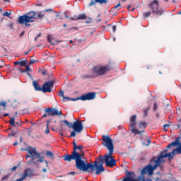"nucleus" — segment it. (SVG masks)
<instances>
[{
    "label": "nucleus",
    "instance_id": "de8ad7c7",
    "mask_svg": "<svg viewBox=\"0 0 181 181\" xmlns=\"http://www.w3.org/2000/svg\"><path fill=\"white\" fill-rule=\"evenodd\" d=\"M24 35H25V31L21 32L20 34V37H22V36H23Z\"/></svg>",
    "mask_w": 181,
    "mask_h": 181
},
{
    "label": "nucleus",
    "instance_id": "9d476101",
    "mask_svg": "<svg viewBox=\"0 0 181 181\" xmlns=\"http://www.w3.org/2000/svg\"><path fill=\"white\" fill-rule=\"evenodd\" d=\"M114 153H109L108 154L105 155V163L107 168H114V166H117V162L114 157H112V154Z\"/></svg>",
    "mask_w": 181,
    "mask_h": 181
},
{
    "label": "nucleus",
    "instance_id": "13d9d810",
    "mask_svg": "<svg viewBox=\"0 0 181 181\" xmlns=\"http://www.w3.org/2000/svg\"><path fill=\"white\" fill-rule=\"evenodd\" d=\"M3 1H4V2H11L10 0H3Z\"/></svg>",
    "mask_w": 181,
    "mask_h": 181
},
{
    "label": "nucleus",
    "instance_id": "603ef678",
    "mask_svg": "<svg viewBox=\"0 0 181 181\" xmlns=\"http://www.w3.org/2000/svg\"><path fill=\"white\" fill-rule=\"evenodd\" d=\"M156 118H159V117H160V115H159V113H156Z\"/></svg>",
    "mask_w": 181,
    "mask_h": 181
},
{
    "label": "nucleus",
    "instance_id": "72a5a7b5",
    "mask_svg": "<svg viewBox=\"0 0 181 181\" xmlns=\"http://www.w3.org/2000/svg\"><path fill=\"white\" fill-rule=\"evenodd\" d=\"M6 107V102L0 103V107Z\"/></svg>",
    "mask_w": 181,
    "mask_h": 181
},
{
    "label": "nucleus",
    "instance_id": "09e8293b",
    "mask_svg": "<svg viewBox=\"0 0 181 181\" xmlns=\"http://www.w3.org/2000/svg\"><path fill=\"white\" fill-rule=\"evenodd\" d=\"M29 53H30V49L28 52H24L25 56H28V54H29Z\"/></svg>",
    "mask_w": 181,
    "mask_h": 181
},
{
    "label": "nucleus",
    "instance_id": "20e7f679",
    "mask_svg": "<svg viewBox=\"0 0 181 181\" xmlns=\"http://www.w3.org/2000/svg\"><path fill=\"white\" fill-rule=\"evenodd\" d=\"M36 12L30 11L23 16H21L18 18V23H20V25H25L26 27L30 26V24L28 23L35 22V19H36Z\"/></svg>",
    "mask_w": 181,
    "mask_h": 181
},
{
    "label": "nucleus",
    "instance_id": "49530a36",
    "mask_svg": "<svg viewBox=\"0 0 181 181\" xmlns=\"http://www.w3.org/2000/svg\"><path fill=\"white\" fill-rule=\"evenodd\" d=\"M16 169H18V167H16V166L13 167V168H11L12 172H15V170H16Z\"/></svg>",
    "mask_w": 181,
    "mask_h": 181
},
{
    "label": "nucleus",
    "instance_id": "f704fd0d",
    "mask_svg": "<svg viewBox=\"0 0 181 181\" xmlns=\"http://www.w3.org/2000/svg\"><path fill=\"white\" fill-rule=\"evenodd\" d=\"M65 100H71V101H73V99L69 98V97H66V96H64L63 98V101H66Z\"/></svg>",
    "mask_w": 181,
    "mask_h": 181
},
{
    "label": "nucleus",
    "instance_id": "2f4dec72",
    "mask_svg": "<svg viewBox=\"0 0 181 181\" xmlns=\"http://www.w3.org/2000/svg\"><path fill=\"white\" fill-rule=\"evenodd\" d=\"M20 66H26V62L21 61L20 62Z\"/></svg>",
    "mask_w": 181,
    "mask_h": 181
},
{
    "label": "nucleus",
    "instance_id": "412c9836",
    "mask_svg": "<svg viewBox=\"0 0 181 181\" xmlns=\"http://www.w3.org/2000/svg\"><path fill=\"white\" fill-rule=\"evenodd\" d=\"M139 127L143 128V129H145V128H146V122H140Z\"/></svg>",
    "mask_w": 181,
    "mask_h": 181
},
{
    "label": "nucleus",
    "instance_id": "6e6552de",
    "mask_svg": "<svg viewBox=\"0 0 181 181\" xmlns=\"http://www.w3.org/2000/svg\"><path fill=\"white\" fill-rule=\"evenodd\" d=\"M148 6L152 11V13L154 15H158L160 16L163 13V10L159 9V1L158 0H153L151 1L149 4Z\"/></svg>",
    "mask_w": 181,
    "mask_h": 181
},
{
    "label": "nucleus",
    "instance_id": "7c9ffc66",
    "mask_svg": "<svg viewBox=\"0 0 181 181\" xmlns=\"http://www.w3.org/2000/svg\"><path fill=\"white\" fill-rule=\"evenodd\" d=\"M148 111H149V109H148V108L145 109V110H144V117L148 116Z\"/></svg>",
    "mask_w": 181,
    "mask_h": 181
},
{
    "label": "nucleus",
    "instance_id": "4468645a",
    "mask_svg": "<svg viewBox=\"0 0 181 181\" xmlns=\"http://www.w3.org/2000/svg\"><path fill=\"white\" fill-rule=\"evenodd\" d=\"M45 112H46V114H48L49 117H54V115H63V112L62 111H58L57 109L52 107H48L45 109Z\"/></svg>",
    "mask_w": 181,
    "mask_h": 181
},
{
    "label": "nucleus",
    "instance_id": "bb28decb",
    "mask_svg": "<svg viewBox=\"0 0 181 181\" xmlns=\"http://www.w3.org/2000/svg\"><path fill=\"white\" fill-rule=\"evenodd\" d=\"M99 160H100V165L103 166V165H104V157H103V156H100Z\"/></svg>",
    "mask_w": 181,
    "mask_h": 181
},
{
    "label": "nucleus",
    "instance_id": "f3484780",
    "mask_svg": "<svg viewBox=\"0 0 181 181\" xmlns=\"http://www.w3.org/2000/svg\"><path fill=\"white\" fill-rule=\"evenodd\" d=\"M75 18H72L73 21H84L87 16H86L85 13L79 14L78 16H75Z\"/></svg>",
    "mask_w": 181,
    "mask_h": 181
},
{
    "label": "nucleus",
    "instance_id": "aec40b11",
    "mask_svg": "<svg viewBox=\"0 0 181 181\" xmlns=\"http://www.w3.org/2000/svg\"><path fill=\"white\" fill-rule=\"evenodd\" d=\"M46 156H49L51 159H53V153L50 151H47L45 153Z\"/></svg>",
    "mask_w": 181,
    "mask_h": 181
},
{
    "label": "nucleus",
    "instance_id": "e2e57ef3",
    "mask_svg": "<svg viewBox=\"0 0 181 181\" xmlns=\"http://www.w3.org/2000/svg\"><path fill=\"white\" fill-rule=\"evenodd\" d=\"M60 135H61V136H64V134H63V132H61Z\"/></svg>",
    "mask_w": 181,
    "mask_h": 181
},
{
    "label": "nucleus",
    "instance_id": "f257e3e1",
    "mask_svg": "<svg viewBox=\"0 0 181 181\" xmlns=\"http://www.w3.org/2000/svg\"><path fill=\"white\" fill-rule=\"evenodd\" d=\"M179 139H180V137H177L175 141H173L171 144L168 145V149H172V148H175V146H177L178 145V147L175 149H173L172 152L168 153V149L160 152L157 160H156L157 163H163V162H165L163 160V158H168V159L170 160V159H173L176 153L181 155V143L179 142Z\"/></svg>",
    "mask_w": 181,
    "mask_h": 181
},
{
    "label": "nucleus",
    "instance_id": "473e14b6",
    "mask_svg": "<svg viewBox=\"0 0 181 181\" xmlns=\"http://www.w3.org/2000/svg\"><path fill=\"white\" fill-rule=\"evenodd\" d=\"M37 162H40L41 163H43V156H40L38 158Z\"/></svg>",
    "mask_w": 181,
    "mask_h": 181
},
{
    "label": "nucleus",
    "instance_id": "c9c22d12",
    "mask_svg": "<svg viewBox=\"0 0 181 181\" xmlns=\"http://www.w3.org/2000/svg\"><path fill=\"white\" fill-rule=\"evenodd\" d=\"M153 110L154 111H156V110H158V104L156 103L153 104Z\"/></svg>",
    "mask_w": 181,
    "mask_h": 181
},
{
    "label": "nucleus",
    "instance_id": "2eb2a0df",
    "mask_svg": "<svg viewBox=\"0 0 181 181\" xmlns=\"http://www.w3.org/2000/svg\"><path fill=\"white\" fill-rule=\"evenodd\" d=\"M95 170H96L95 175H101L103 172L105 171V169L103 165H95Z\"/></svg>",
    "mask_w": 181,
    "mask_h": 181
},
{
    "label": "nucleus",
    "instance_id": "8fccbe9b",
    "mask_svg": "<svg viewBox=\"0 0 181 181\" xmlns=\"http://www.w3.org/2000/svg\"><path fill=\"white\" fill-rule=\"evenodd\" d=\"M14 64H15V66L20 65V62H15Z\"/></svg>",
    "mask_w": 181,
    "mask_h": 181
},
{
    "label": "nucleus",
    "instance_id": "dca6fc26",
    "mask_svg": "<svg viewBox=\"0 0 181 181\" xmlns=\"http://www.w3.org/2000/svg\"><path fill=\"white\" fill-rule=\"evenodd\" d=\"M108 0H91L90 3L89 4V6H93V5H95V4H107Z\"/></svg>",
    "mask_w": 181,
    "mask_h": 181
},
{
    "label": "nucleus",
    "instance_id": "ddd939ff",
    "mask_svg": "<svg viewBox=\"0 0 181 181\" xmlns=\"http://www.w3.org/2000/svg\"><path fill=\"white\" fill-rule=\"evenodd\" d=\"M69 127L73 128L74 131H76L77 134H80L83 129V121L76 120Z\"/></svg>",
    "mask_w": 181,
    "mask_h": 181
},
{
    "label": "nucleus",
    "instance_id": "0e129e2a",
    "mask_svg": "<svg viewBox=\"0 0 181 181\" xmlns=\"http://www.w3.org/2000/svg\"><path fill=\"white\" fill-rule=\"evenodd\" d=\"M37 39H38V37H35V41L37 42Z\"/></svg>",
    "mask_w": 181,
    "mask_h": 181
},
{
    "label": "nucleus",
    "instance_id": "ea45409f",
    "mask_svg": "<svg viewBox=\"0 0 181 181\" xmlns=\"http://www.w3.org/2000/svg\"><path fill=\"white\" fill-rule=\"evenodd\" d=\"M112 31H113L114 33H115V32L117 31V25H113V26H112Z\"/></svg>",
    "mask_w": 181,
    "mask_h": 181
},
{
    "label": "nucleus",
    "instance_id": "6e6d98bb",
    "mask_svg": "<svg viewBox=\"0 0 181 181\" xmlns=\"http://www.w3.org/2000/svg\"><path fill=\"white\" fill-rule=\"evenodd\" d=\"M168 127H169V124H164L163 125V128H168Z\"/></svg>",
    "mask_w": 181,
    "mask_h": 181
},
{
    "label": "nucleus",
    "instance_id": "58836bf2",
    "mask_svg": "<svg viewBox=\"0 0 181 181\" xmlns=\"http://www.w3.org/2000/svg\"><path fill=\"white\" fill-rule=\"evenodd\" d=\"M44 12H55V11L52 8H49L44 11Z\"/></svg>",
    "mask_w": 181,
    "mask_h": 181
},
{
    "label": "nucleus",
    "instance_id": "774afa93",
    "mask_svg": "<svg viewBox=\"0 0 181 181\" xmlns=\"http://www.w3.org/2000/svg\"><path fill=\"white\" fill-rule=\"evenodd\" d=\"M20 142H22V137L20 138Z\"/></svg>",
    "mask_w": 181,
    "mask_h": 181
},
{
    "label": "nucleus",
    "instance_id": "5701e85b",
    "mask_svg": "<svg viewBox=\"0 0 181 181\" xmlns=\"http://www.w3.org/2000/svg\"><path fill=\"white\" fill-rule=\"evenodd\" d=\"M143 145L145 146H149V145H151V139H147L146 141H144Z\"/></svg>",
    "mask_w": 181,
    "mask_h": 181
},
{
    "label": "nucleus",
    "instance_id": "f8f14e48",
    "mask_svg": "<svg viewBox=\"0 0 181 181\" xmlns=\"http://www.w3.org/2000/svg\"><path fill=\"white\" fill-rule=\"evenodd\" d=\"M54 86V81H49L45 82L42 87V93H52V88Z\"/></svg>",
    "mask_w": 181,
    "mask_h": 181
},
{
    "label": "nucleus",
    "instance_id": "864d4df0",
    "mask_svg": "<svg viewBox=\"0 0 181 181\" xmlns=\"http://www.w3.org/2000/svg\"><path fill=\"white\" fill-rule=\"evenodd\" d=\"M42 172H44L45 173H46L47 172V170H46V168H43L42 169Z\"/></svg>",
    "mask_w": 181,
    "mask_h": 181
},
{
    "label": "nucleus",
    "instance_id": "39448f33",
    "mask_svg": "<svg viewBox=\"0 0 181 181\" xmlns=\"http://www.w3.org/2000/svg\"><path fill=\"white\" fill-rule=\"evenodd\" d=\"M102 145L105 146L108 149L109 153H114V143H112V139L110 136L103 135L102 136Z\"/></svg>",
    "mask_w": 181,
    "mask_h": 181
},
{
    "label": "nucleus",
    "instance_id": "69168bd1",
    "mask_svg": "<svg viewBox=\"0 0 181 181\" xmlns=\"http://www.w3.org/2000/svg\"><path fill=\"white\" fill-rule=\"evenodd\" d=\"M129 8H131V5H129V6H127V9H129Z\"/></svg>",
    "mask_w": 181,
    "mask_h": 181
},
{
    "label": "nucleus",
    "instance_id": "f03ea898",
    "mask_svg": "<svg viewBox=\"0 0 181 181\" xmlns=\"http://www.w3.org/2000/svg\"><path fill=\"white\" fill-rule=\"evenodd\" d=\"M84 148V146L83 145L76 146L75 148H74L73 151L71 154H66L64 157V160L65 162H71V160H75L76 163V168L79 170L81 166L84 163V160H83V154L77 152L78 151H81Z\"/></svg>",
    "mask_w": 181,
    "mask_h": 181
},
{
    "label": "nucleus",
    "instance_id": "1a4fd4ad",
    "mask_svg": "<svg viewBox=\"0 0 181 181\" xmlns=\"http://www.w3.org/2000/svg\"><path fill=\"white\" fill-rule=\"evenodd\" d=\"M136 115H134L130 118V127L132 128V134L134 135H141L143 132H145V130L139 131L136 129Z\"/></svg>",
    "mask_w": 181,
    "mask_h": 181
},
{
    "label": "nucleus",
    "instance_id": "3c124183",
    "mask_svg": "<svg viewBox=\"0 0 181 181\" xmlns=\"http://www.w3.org/2000/svg\"><path fill=\"white\" fill-rule=\"evenodd\" d=\"M73 145H74V148H76L77 144H76V141H74V142H73Z\"/></svg>",
    "mask_w": 181,
    "mask_h": 181
},
{
    "label": "nucleus",
    "instance_id": "052dcab7",
    "mask_svg": "<svg viewBox=\"0 0 181 181\" xmlns=\"http://www.w3.org/2000/svg\"><path fill=\"white\" fill-rule=\"evenodd\" d=\"M16 145H18V142L16 141V142L13 144V146H16Z\"/></svg>",
    "mask_w": 181,
    "mask_h": 181
},
{
    "label": "nucleus",
    "instance_id": "c03bdc74",
    "mask_svg": "<svg viewBox=\"0 0 181 181\" xmlns=\"http://www.w3.org/2000/svg\"><path fill=\"white\" fill-rule=\"evenodd\" d=\"M25 69H25L26 71H30V68L29 67V66L25 65Z\"/></svg>",
    "mask_w": 181,
    "mask_h": 181
},
{
    "label": "nucleus",
    "instance_id": "a878e982",
    "mask_svg": "<svg viewBox=\"0 0 181 181\" xmlns=\"http://www.w3.org/2000/svg\"><path fill=\"white\" fill-rule=\"evenodd\" d=\"M49 132H50V130H49V122H47L45 134H49Z\"/></svg>",
    "mask_w": 181,
    "mask_h": 181
},
{
    "label": "nucleus",
    "instance_id": "393cba45",
    "mask_svg": "<svg viewBox=\"0 0 181 181\" xmlns=\"http://www.w3.org/2000/svg\"><path fill=\"white\" fill-rule=\"evenodd\" d=\"M9 124L10 125H12V127H15V118L12 117L9 121Z\"/></svg>",
    "mask_w": 181,
    "mask_h": 181
},
{
    "label": "nucleus",
    "instance_id": "bf43d9fd",
    "mask_svg": "<svg viewBox=\"0 0 181 181\" xmlns=\"http://www.w3.org/2000/svg\"><path fill=\"white\" fill-rule=\"evenodd\" d=\"M40 36H42V35L40 33V34H38L37 35V37H40Z\"/></svg>",
    "mask_w": 181,
    "mask_h": 181
},
{
    "label": "nucleus",
    "instance_id": "680f3d73",
    "mask_svg": "<svg viewBox=\"0 0 181 181\" xmlns=\"http://www.w3.org/2000/svg\"><path fill=\"white\" fill-rule=\"evenodd\" d=\"M13 135H14L13 134H8L9 136H13Z\"/></svg>",
    "mask_w": 181,
    "mask_h": 181
},
{
    "label": "nucleus",
    "instance_id": "a211bd4d",
    "mask_svg": "<svg viewBox=\"0 0 181 181\" xmlns=\"http://www.w3.org/2000/svg\"><path fill=\"white\" fill-rule=\"evenodd\" d=\"M33 84L35 91H42V88L40 85L37 83V81H33Z\"/></svg>",
    "mask_w": 181,
    "mask_h": 181
},
{
    "label": "nucleus",
    "instance_id": "a18cd8bd",
    "mask_svg": "<svg viewBox=\"0 0 181 181\" xmlns=\"http://www.w3.org/2000/svg\"><path fill=\"white\" fill-rule=\"evenodd\" d=\"M54 13H56V17L57 18H59V16H60V14L59 13V12L54 11Z\"/></svg>",
    "mask_w": 181,
    "mask_h": 181
},
{
    "label": "nucleus",
    "instance_id": "4c0bfd02",
    "mask_svg": "<svg viewBox=\"0 0 181 181\" xmlns=\"http://www.w3.org/2000/svg\"><path fill=\"white\" fill-rule=\"evenodd\" d=\"M118 8H121V4L120 3H119L118 4H117L116 6H114L115 9H117Z\"/></svg>",
    "mask_w": 181,
    "mask_h": 181
},
{
    "label": "nucleus",
    "instance_id": "9b49d317",
    "mask_svg": "<svg viewBox=\"0 0 181 181\" xmlns=\"http://www.w3.org/2000/svg\"><path fill=\"white\" fill-rule=\"evenodd\" d=\"M95 98V93L90 92L86 93L84 95H82L81 97H78L76 99H72L73 101H77V100H81V101H90L91 100H94Z\"/></svg>",
    "mask_w": 181,
    "mask_h": 181
},
{
    "label": "nucleus",
    "instance_id": "338daca9",
    "mask_svg": "<svg viewBox=\"0 0 181 181\" xmlns=\"http://www.w3.org/2000/svg\"><path fill=\"white\" fill-rule=\"evenodd\" d=\"M69 43H73V40H69Z\"/></svg>",
    "mask_w": 181,
    "mask_h": 181
},
{
    "label": "nucleus",
    "instance_id": "7ed1b4c3",
    "mask_svg": "<svg viewBox=\"0 0 181 181\" xmlns=\"http://www.w3.org/2000/svg\"><path fill=\"white\" fill-rule=\"evenodd\" d=\"M101 165V161L100 158H96L93 163L84 161L83 163L81 165L78 170H82L83 172H88V173H94L95 172V166Z\"/></svg>",
    "mask_w": 181,
    "mask_h": 181
},
{
    "label": "nucleus",
    "instance_id": "423d86ee",
    "mask_svg": "<svg viewBox=\"0 0 181 181\" xmlns=\"http://www.w3.org/2000/svg\"><path fill=\"white\" fill-rule=\"evenodd\" d=\"M25 151H27L28 153H29L25 155V159H28V158H32L31 161H30L29 163H33V162L35 160V159H36V158H40V153L36 151V148H33L29 146L25 148Z\"/></svg>",
    "mask_w": 181,
    "mask_h": 181
},
{
    "label": "nucleus",
    "instance_id": "79ce46f5",
    "mask_svg": "<svg viewBox=\"0 0 181 181\" xmlns=\"http://www.w3.org/2000/svg\"><path fill=\"white\" fill-rule=\"evenodd\" d=\"M47 117H50V116L49 115V113H45V114H44V115H42V118H46Z\"/></svg>",
    "mask_w": 181,
    "mask_h": 181
},
{
    "label": "nucleus",
    "instance_id": "37998d69",
    "mask_svg": "<svg viewBox=\"0 0 181 181\" xmlns=\"http://www.w3.org/2000/svg\"><path fill=\"white\" fill-rule=\"evenodd\" d=\"M33 63H36V60L35 59H30V64H33Z\"/></svg>",
    "mask_w": 181,
    "mask_h": 181
},
{
    "label": "nucleus",
    "instance_id": "b1692460",
    "mask_svg": "<svg viewBox=\"0 0 181 181\" xmlns=\"http://www.w3.org/2000/svg\"><path fill=\"white\" fill-rule=\"evenodd\" d=\"M62 122H64V124H66V125H67V127H69V128H71L72 123L69 122V121L67 120H62Z\"/></svg>",
    "mask_w": 181,
    "mask_h": 181
},
{
    "label": "nucleus",
    "instance_id": "6ab92c4d",
    "mask_svg": "<svg viewBox=\"0 0 181 181\" xmlns=\"http://www.w3.org/2000/svg\"><path fill=\"white\" fill-rule=\"evenodd\" d=\"M45 17V11H40L37 13V16H35V19H43Z\"/></svg>",
    "mask_w": 181,
    "mask_h": 181
},
{
    "label": "nucleus",
    "instance_id": "c85d7f7f",
    "mask_svg": "<svg viewBox=\"0 0 181 181\" xmlns=\"http://www.w3.org/2000/svg\"><path fill=\"white\" fill-rule=\"evenodd\" d=\"M58 95L59 97H63L64 96V91L63 90H60L59 93H58Z\"/></svg>",
    "mask_w": 181,
    "mask_h": 181
},
{
    "label": "nucleus",
    "instance_id": "cd10ccee",
    "mask_svg": "<svg viewBox=\"0 0 181 181\" xmlns=\"http://www.w3.org/2000/svg\"><path fill=\"white\" fill-rule=\"evenodd\" d=\"M3 16H6L7 18H9V16H11V13L6 11L3 13Z\"/></svg>",
    "mask_w": 181,
    "mask_h": 181
},
{
    "label": "nucleus",
    "instance_id": "4be33fe9",
    "mask_svg": "<svg viewBox=\"0 0 181 181\" xmlns=\"http://www.w3.org/2000/svg\"><path fill=\"white\" fill-rule=\"evenodd\" d=\"M151 15H152V12L148 11V12L144 13L143 16L144 18H149Z\"/></svg>",
    "mask_w": 181,
    "mask_h": 181
},
{
    "label": "nucleus",
    "instance_id": "c756f323",
    "mask_svg": "<svg viewBox=\"0 0 181 181\" xmlns=\"http://www.w3.org/2000/svg\"><path fill=\"white\" fill-rule=\"evenodd\" d=\"M76 132H77V131H76V130H74L73 132H71V134H70V137L76 136Z\"/></svg>",
    "mask_w": 181,
    "mask_h": 181
},
{
    "label": "nucleus",
    "instance_id": "a19ab883",
    "mask_svg": "<svg viewBox=\"0 0 181 181\" xmlns=\"http://www.w3.org/2000/svg\"><path fill=\"white\" fill-rule=\"evenodd\" d=\"M68 175H71L72 176H74L76 175V172L72 171V172L68 173Z\"/></svg>",
    "mask_w": 181,
    "mask_h": 181
},
{
    "label": "nucleus",
    "instance_id": "0eeeda50",
    "mask_svg": "<svg viewBox=\"0 0 181 181\" xmlns=\"http://www.w3.org/2000/svg\"><path fill=\"white\" fill-rule=\"evenodd\" d=\"M110 70L111 67L110 65L97 66L93 67V72L94 74H97V76H104L107 71H110Z\"/></svg>",
    "mask_w": 181,
    "mask_h": 181
},
{
    "label": "nucleus",
    "instance_id": "e433bc0d",
    "mask_svg": "<svg viewBox=\"0 0 181 181\" xmlns=\"http://www.w3.org/2000/svg\"><path fill=\"white\" fill-rule=\"evenodd\" d=\"M9 178V176L8 175H5L4 177H2L1 180L4 181V180H6Z\"/></svg>",
    "mask_w": 181,
    "mask_h": 181
},
{
    "label": "nucleus",
    "instance_id": "4d7b16f0",
    "mask_svg": "<svg viewBox=\"0 0 181 181\" xmlns=\"http://www.w3.org/2000/svg\"><path fill=\"white\" fill-rule=\"evenodd\" d=\"M8 115H9V114L6 113V114L4 115V117H8Z\"/></svg>",
    "mask_w": 181,
    "mask_h": 181
},
{
    "label": "nucleus",
    "instance_id": "5fc2aeb1",
    "mask_svg": "<svg viewBox=\"0 0 181 181\" xmlns=\"http://www.w3.org/2000/svg\"><path fill=\"white\" fill-rule=\"evenodd\" d=\"M145 181H152V179L151 178H147L146 180L144 179Z\"/></svg>",
    "mask_w": 181,
    "mask_h": 181
}]
</instances>
